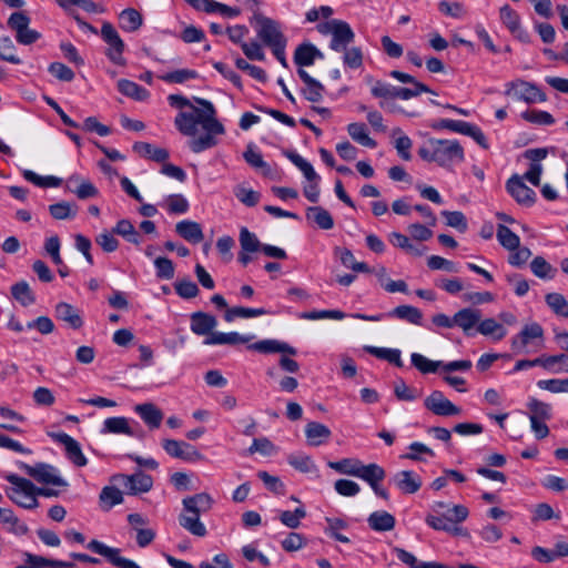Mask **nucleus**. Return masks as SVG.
<instances>
[{"mask_svg":"<svg viewBox=\"0 0 568 568\" xmlns=\"http://www.w3.org/2000/svg\"><path fill=\"white\" fill-rule=\"evenodd\" d=\"M193 100L201 108L193 105L184 95L170 94L168 97V102L172 108L190 109V111H180L176 114L174 125L181 134L193 138L189 142L191 151L201 153L215 146L217 144L215 136L224 134L225 129L216 119V109L211 101L197 97H194Z\"/></svg>","mask_w":568,"mask_h":568,"instance_id":"f257e3e1","label":"nucleus"},{"mask_svg":"<svg viewBox=\"0 0 568 568\" xmlns=\"http://www.w3.org/2000/svg\"><path fill=\"white\" fill-rule=\"evenodd\" d=\"M213 504L214 500L207 493L185 497L182 500L183 511L179 516L180 526L196 537H204L207 530L200 516L210 511Z\"/></svg>","mask_w":568,"mask_h":568,"instance_id":"f03ea898","label":"nucleus"},{"mask_svg":"<svg viewBox=\"0 0 568 568\" xmlns=\"http://www.w3.org/2000/svg\"><path fill=\"white\" fill-rule=\"evenodd\" d=\"M418 155L427 162H435L449 169L465 160V152L457 140L429 139L418 149Z\"/></svg>","mask_w":568,"mask_h":568,"instance_id":"7ed1b4c3","label":"nucleus"},{"mask_svg":"<svg viewBox=\"0 0 568 568\" xmlns=\"http://www.w3.org/2000/svg\"><path fill=\"white\" fill-rule=\"evenodd\" d=\"M6 479L12 485V487L7 490V496L14 504L26 509L38 507L37 487L31 480L16 474L7 475Z\"/></svg>","mask_w":568,"mask_h":568,"instance_id":"20e7f679","label":"nucleus"},{"mask_svg":"<svg viewBox=\"0 0 568 568\" xmlns=\"http://www.w3.org/2000/svg\"><path fill=\"white\" fill-rule=\"evenodd\" d=\"M544 328L539 323L526 324L511 341V349L515 354H527L531 349L538 351L544 346Z\"/></svg>","mask_w":568,"mask_h":568,"instance_id":"39448f33","label":"nucleus"},{"mask_svg":"<svg viewBox=\"0 0 568 568\" xmlns=\"http://www.w3.org/2000/svg\"><path fill=\"white\" fill-rule=\"evenodd\" d=\"M251 23L255 27L258 39L268 48L286 42L280 24L258 11H254Z\"/></svg>","mask_w":568,"mask_h":568,"instance_id":"423d86ee","label":"nucleus"},{"mask_svg":"<svg viewBox=\"0 0 568 568\" xmlns=\"http://www.w3.org/2000/svg\"><path fill=\"white\" fill-rule=\"evenodd\" d=\"M505 95L527 104L547 101V95L535 83L521 79L507 82Z\"/></svg>","mask_w":568,"mask_h":568,"instance_id":"0eeeda50","label":"nucleus"},{"mask_svg":"<svg viewBox=\"0 0 568 568\" xmlns=\"http://www.w3.org/2000/svg\"><path fill=\"white\" fill-rule=\"evenodd\" d=\"M101 38L108 45L104 52L108 59L116 65H125L126 60L123 57L125 43L121 39L116 29L110 22L102 23Z\"/></svg>","mask_w":568,"mask_h":568,"instance_id":"6e6552de","label":"nucleus"},{"mask_svg":"<svg viewBox=\"0 0 568 568\" xmlns=\"http://www.w3.org/2000/svg\"><path fill=\"white\" fill-rule=\"evenodd\" d=\"M19 467L39 483L62 487L68 486V483L59 475L57 468L49 464L38 463L34 466H30L26 463H20Z\"/></svg>","mask_w":568,"mask_h":568,"instance_id":"1a4fd4ad","label":"nucleus"},{"mask_svg":"<svg viewBox=\"0 0 568 568\" xmlns=\"http://www.w3.org/2000/svg\"><path fill=\"white\" fill-rule=\"evenodd\" d=\"M29 24L30 18L21 11L13 12L8 19L9 28L17 33V41L24 45L32 44L40 38L38 31L29 29Z\"/></svg>","mask_w":568,"mask_h":568,"instance_id":"9d476101","label":"nucleus"},{"mask_svg":"<svg viewBox=\"0 0 568 568\" xmlns=\"http://www.w3.org/2000/svg\"><path fill=\"white\" fill-rule=\"evenodd\" d=\"M87 548L92 552H95L104 557L110 564L120 568H141L136 562L131 559L121 556L119 548L110 547L97 539L91 540Z\"/></svg>","mask_w":568,"mask_h":568,"instance_id":"9b49d317","label":"nucleus"},{"mask_svg":"<svg viewBox=\"0 0 568 568\" xmlns=\"http://www.w3.org/2000/svg\"><path fill=\"white\" fill-rule=\"evenodd\" d=\"M424 406L437 416H457L462 408L447 399L440 390H433L424 400Z\"/></svg>","mask_w":568,"mask_h":568,"instance_id":"f8f14e48","label":"nucleus"},{"mask_svg":"<svg viewBox=\"0 0 568 568\" xmlns=\"http://www.w3.org/2000/svg\"><path fill=\"white\" fill-rule=\"evenodd\" d=\"M162 447L169 456L185 462H196L203 458V455L194 446L186 442L163 439Z\"/></svg>","mask_w":568,"mask_h":568,"instance_id":"ddd939ff","label":"nucleus"},{"mask_svg":"<svg viewBox=\"0 0 568 568\" xmlns=\"http://www.w3.org/2000/svg\"><path fill=\"white\" fill-rule=\"evenodd\" d=\"M507 192L514 200L524 206H532L536 202V193L532 189L528 187L523 179L518 175H513L506 183Z\"/></svg>","mask_w":568,"mask_h":568,"instance_id":"4468645a","label":"nucleus"},{"mask_svg":"<svg viewBox=\"0 0 568 568\" xmlns=\"http://www.w3.org/2000/svg\"><path fill=\"white\" fill-rule=\"evenodd\" d=\"M118 478L125 491L130 495L148 493L153 486L152 477L143 471H138L132 475H120Z\"/></svg>","mask_w":568,"mask_h":568,"instance_id":"2eb2a0df","label":"nucleus"},{"mask_svg":"<svg viewBox=\"0 0 568 568\" xmlns=\"http://www.w3.org/2000/svg\"><path fill=\"white\" fill-rule=\"evenodd\" d=\"M55 440L64 446L67 458L78 467L88 464L87 457L83 455L80 444L70 435L59 433L54 436Z\"/></svg>","mask_w":568,"mask_h":568,"instance_id":"dca6fc26","label":"nucleus"},{"mask_svg":"<svg viewBox=\"0 0 568 568\" xmlns=\"http://www.w3.org/2000/svg\"><path fill=\"white\" fill-rule=\"evenodd\" d=\"M335 24L329 48L335 52H342V50H345V48L354 41L355 33L351 26L343 20Z\"/></svg>","mask_w":568,"mask_h":568,"instance_id":"f3484780","label":"nucleus"},{"mask_svg":"<svg viewBox=\"0 0 568 568\" xmlns=\"http://www.w3.org/2000/svg\"><path fill=\"white\" fill-rule=\"evenodd\" d=\"M392 481L403 494L408 495L417 493L423 484L420 476L412 470L396 473Z\"/></svg>","mask_w":568,"mask_h":568,"instance_id":"a211bd4d","label":"nucleus"},{"mask_svg":"<svg viewBox=\"0 0 568 568\" xmlns=\"http://www.w3.org/2000/svg\"><path fill=\"white\" fill-rule=\"evenodd\" d=\"M191 331L199 336H209L211 333H214L213 329L217 325V321L215 316L204 313V312H194L191 314Z\"/></svg>","mask_w":568,"mask_h":568,"instance_id":"6ab92c4d","label":"nucleus"},{"mask_svg":"<svg viewBox=\"0 0 568 568\" xmlns=\"http://www.w3.org/2000/svg\"><path fill=\"white\" fill-rule=\"evenodd\" d=\"M297 73L305 84L302 90L304 98L310 102H320L325 92L324 85L302 68L297 70Z\"/></svg>","mask_w":568,"mask_h":568,"instance_id":"aec40b11","label":"nucleus"},{"mask_svg":"<svg viewBox=\"0 0 568 568\" xmlns=\"http://www.w3.org/2000/svg\"><path fill=\"white\" fill-rule=\"evenodd\" d=\"M24 562L16 568H73L74 564L71 561H63L57 559H47L42 556L24 552Z\"/></svg>","mask_w":568,"mask_h":568,"instance_id":"412c9836","label":"nucleus"},{"mask_svg":"<svg viewBox=\"0 0 568 568\" xmlns=\"http://www.w3.org/2000/svg\"><path fill=\"white\" fill-rule=\"evenodd\" d=\"M480 317L481 312L479 310L470 307L463 308L455 313L454 326L460 327L466 335L471 336L474 335L471 331L475 326H478Z\"/></svg>","mask_w":568,"mask_h":568,"instance_id":"4be33fe9","label":"nucleus"},{"mask_svg":"<svg viewBox=\"0 0 568 568\" xmlns=\"http://www.w3.org/2000/svg\"><path fill=\"white\" fill-rule=\"evenodd\" d=\"M55 317L67 323L73 329H79L83 326V320L80 311L65 302H60L57 304Z\"/></svg>","mask_w":568,"mask_h":568,"instance_id":"5701e85b","label":"nucleus"},{"mask_svg":"<svg viewBox=\"0 0 568 568\" xmlns=\"http://www.w3.org/2000/svg\"><path fill=\"white\" fill-rule=\"evenodd\" d=\"M305 436L311 446H321L332 436L331 429L318 422H310L305 426Z\"/></svg>","mask_w":568,"mask_h":568,"instance_id":"b1692460","label":"nucleus"},{"mask_svg":"<svg viewBox=\"0 0 568 568\" xmlns=\"http://www.w3.org/2000/svg\"><path fill=\"white\" fill-rule=\"evenodd\" d=\"M250 348L265 354L281 353L288 354L292 356H295L297 354L296 348H294L293 346L285 342H281L277 339H263L254 343L253 345L250 346Z\"/></svg>","mask_w":568,"mask_h":568,"instance_id":"393cba45","label":"nucleus"},{"mask_svg":"<svg viewBox=\"0 0 568 568\" xmlns=\"http://www.w3.org/2000/svg\"><path fill=\"white\" fill-rule=\"evenodd\" d=\"M134 410L151 429L160 427L163 419V413L154 404H139L135 406Z\"/></svg>","mask_w":568,"mask_h":568,"instance_id":"a878e982","label":"nucleus"},{"mask_svg":"<svg viewBox=\"0 0 568 568\" xmlns=\"http://www.w3.org/2000/svg\"><path fill=\"white\" fill-rule=\"evenodd\" d=\"M0 523L6 526V530L14 536H24L29 532V527L21 521L11 509H0Z\"/></svg>","mask_w":568,"mask_h":568,"instance_id":"bb28decb","label":"nucleus"},{"mask_svg":"<svg viewBox=\"0 0 568 568\" xmlns=\"http://www.w3.org/2000/svg\"><path fill=\"white\" fill-rule=\"evenodd\" d=\"M176 233L190 243H200L204 239L201 225L197 222L183 220L175 225Z\"/></svg>","mask_w":568,"mask_h":568,"instance_id":"cd10ccee","label":"nucleus"},{"mask_svg":"<svg viewBox=\"0 0 568 568\" xmlns=\"http://www.w3.org/2000/svg\"><path fill=\"white\" fill-rule=\"evenodd\" d=\"M252 337L241 335L236 332L222 333L214 332L211 333L204 341V345H235V344H244L247 343Z\"/></svg>","mask_w":568,"mask_h":568,"instance_id":"c85d7f7f","label":"nucleus"},{"mask_svg":"<svg viewBox=\"0 0 568 568\" xmlns=\"http://www.w3.org/2000/svg\"><path fill=\"white\" fill-rule=\"evenodd\" d=\"M317 58L322 59L323 53L311 43L298 45L294 53V62L300 67H310Z\"/></svg>","mask_w":568,"mask_h":568,"instance_id":"c756f323","label":"nucleus"},{"mask_svg":"<svg viewBox=\"0 0 568 568\" xmlns=\"http://www.w3.org/2000/svg\"><path fill=\"white\" fill-rule=\"evenodd\" d=\"M133 151L140 156L155 161L165 162L169 159V151L163 148H156L148 142H135Z\"/></svg>","mask_w":568,"mask_h":568,"instance_id":"7c9ffc66","label":"nucleus"},{"mask_svg":"<svg viewBox=\"0 0 568 568\" xmlns=\"http://www.w3.org/2000/svg\"><path fill=\"white\" fill-rule=\"evenodd\" d=\"M367 523L371 529L375 531H390L394 529L396 520L392 514L378 510L368 516Z\"/></svg>","mask_w":568,"mask_h":568,"instance_id":"2f4dec72","label":"nucleus"},{"mask_svg":"<svg viewBox=\"0 0 568 568\" xmlns=\"http://www.w3.org/2000/svg\"><path fill=\"white\" fill-rule=\"evenodd\" d=\"M116 87L123 95L135 101L143 102L150 98V92L133 81L121 79L118 81Z\"/></svg>","mask_w":568,"mask_h":568,"instance_id":"473e14b6","label":"nucleus"},{"mask_svg":"<svg viewBox=\"0 0 568 568\" xmlns=\"http://www.w3.org/2000/svg\"><path fill=\"white\" fill-rule=\"evenodd\" d=\"M119 20L120 28L126 32H134L139 30L143 23L141 13L133 8L122 10L119 14Z\"/></svg>","mask_w":568,"mask_h":568,"instance_id":"72a5a7b5","label":"nucleus"},{"mask_svg":"<svg viewBox=\"0 0 568 568\" xmlns=\"http://www.w3.org/2000/svg\"><path fill=\"white\" fill-rule=\"evenodd\" d=\"M306 219L314 222L322 230H331L334 220L331 213L322 206H311L306 210Z\"/></svg>","mask_w":568,"mask_h":568,"instance_id":"f704fd0d","label":"nucleus"},{"mask_svg":"<svg viewBox=\"0 0 568 568\" xmlns=\"http://www.w3.org/2000/svg\"><path fill=\"white\" fill-rule=\"evenodd\" d=\"M364 349L368 354H371L379 359L387 361L388 363H390L397 367H403V365H404L402 357H400V351L397 348L365 346Z\"/></svg>","mask_w":568,"mask_h":568,"instance_id":"c9c22d12","label":"nucleus"},{"mask_svg":"<svg viewBox=\"0 0 568 568\" xmlns=\"http://www.w3.org/2000/svg\"><path fill=\"white\" fill-rule=\"evenodd\" d=\"M385 476V469L382 466L372 463L368 465L362 464L357 478L366 481L369 486H373L383 481Z\"/></svg>","mask_w":568,"mask_h":568,"instance_id":"e433bc0d","label":"nucleus"},{"mask_svg":"<svg viewBox=\"0 0 568 568\" xmlns=\"http://www.w3.org/2000/svg\"><path fill=\"white\" fill-rule=\"evenodd\" d=\"M349 136L361 145L374 149L377 143L368 135L367 128L364 123L354 122L347 125Z\"/></svg>","mask_w":568,"mask_h":568,"instance_id":"4c0bfd02","label":"nucleus"},{"mask_svg":"<svg viewBox=\"0 0 568 568\" xmlns=\"http://www.w3.org/2000/svg\"><path fill=\"white\" fill-rule=\"evenodd\" d=\"M102 434H124L133 436V432L125 417H109L103 422Z\"/></svg>","mask_w":568,"mask_h":568,"instance_id":"58836bf2","label":"nucleus"},{"mask_svg":"<svg viewBox=\"0 0 568 568\" xmlns=\"http://www.w3.org/2000/svg\"><path fill=\"white\" fill-rule=\"evenodd\" d=\"M387 316L404 320L415 325H419L423 318L422 312L417 307L410 305H399L392 310Z\"/></svg>","mask_w":568,"mask_h":568,"instance_id":"ea45409f","label":"nucleus"},{"mask_svg":"<svg viewBox=\"0 0 568 568\" xmlns=\"http://www.w3.org/2000/svg\"><path fill=\"white\" fill-rule=\"evenodd\" d=\"M335 254L339 257L341 263L355 272L369 273L372 270L364 262H357L351 250L345 247H336Z\"/></svg>","mask_w":568,"mask_h":568,"instance_id":"a19ab883","label":"nucleus"},{"mask_svg":"<svg viewBox=\"0 0 568 568\" xmlns=\"http://www.w3.org/2000/svg\"><path fill=\"white\" fill-rule=\"evenodd\" d=\"M477 332L484 336H491L495 341L503 339L507 331L494 318H486L478 322Z\"/></svg>","mask_w":568,"mask_h":568,"instance_id":"79ce46f5","label":"nucleus"},{"mask_svg":"<svg viewBox=\"0 0 568 568\" xmlns=\"http://www.w3.org/2000/svg\"><path fill=\"white\" fill-rule=\"evenodd\" d=\"M284 154L295 166L301 170L308 182L320 181V176L315 172L313 165L303 156L293 151H286Z\"/></svg>","mask_w":568,"mask_h":568,"instance_id":"37998d69","label":"nucleus"},{"mask_svg":"<svg viewBox=\"0 0 568 568\" xmlns=\"http://www.w3.org/2000/svg\"><path fill=\"white\" fill-rule=\"evenodd\" d=\"M284 154L295 166L301 170L308 182L320 181V176L315 172L313 165L303 156L293 151H286Z\"/></svg>","mask_w":568,"mask_h":568,"instance_id":"c03bdc74","label":"nucleus"},{"mask_svg":"<svg viewBox=\"0 0 568 568\" xmlns=\"http://www.w3.org/2000/svg\"><path fill=\"white\" fill-rule=\"evenodd\" d=\"M284 154L295 166L301 170L308 182L320 181V176L315 172L313 165L303 156L293 151H286Z\"/></svg>","mask_w":568,"mask_h":568,"instance_id":"a18cd8bd","label":"nucleus"},{"mask_svg":"<svg viewBox=\"0 0 568 568\" xmlns=\"http://www.w3.org/2000/svg\"><path fill=\"white\" fill-rule=\"evenodd\" d=\"M99 499L101 507L104 510H110L114 506L123 503V494L119 488L114 486H105L102 488Z\"/></svg>","mask_w":568,"mask_h":568,"instance_id":"49530a36","label":"nucleus"},{"mask_svg":"<svg viewBox=\"0 0 568 568\" xmlns=\"http://www.w3.org/2000/svg\"><path fill=\"white\" fill-rule=\"evenodd\" d=\"M362 464L357 458H343L337 462H329L327 465L339 474L357 477Z\"/></svg>","mask_w":568,"mask_h":568,"instance_id":"de8ad7c7","label":"nucleus"},{"mask_svg":"<svg viewBox=\"0 0 568 568\" xmlns=\"http://www.w3.org/2000/svg\"><path fill=\"white\" fill-rule=\"evenodd\" d=\"M530 270L535 276L541 280H552L557 268L548 263L542 256H536L530 262Z\"/></svg>","mask_w":568,"mask_h":568,"instance_id":"09e8293b","label":"nucleus"},{"mask_svg":"<svg viewBox=\"0 0 568 568\" xmlns=\"http://www.w3.org/2000/svg\"><path fill=\"white\" fill-rule=\"evenodd\" d=\"M287 463L293 468L304 474H310L317 470V467L312 457L301 452L288 455Z\"/></svg>","mask_w":568,"mask_h":568,"instance_id":"8fccbe9b","label":"nucleus"},{"mask_svg":"<svg viewBox=\"0 0 568 568\" xmlns=\"http://www.w3.org/2000/svg\"><path fill=\"white\" fill-rule=\"evenodd\" d=\"M49 213L55 220H72L78 213V205L75 203L61 201L49 205Z\"/></svg>","mask_w":568,"mask_h":568,"instance_id":"3c124183","label":"nucleus"},{"mask_svg":"<svg viewBox=\"0 0 568 568\" xmlns=\"http://www.w3.org/2000/svg\"><path fill=\"white\" fill-rule=\"evenodd\" d=\"M268 314V311L265 308H250V307H243V306H235L227 308L224 314V320L226 322H233L237 317L242 318H251V317H257L262 315Z\"/></svg>","mask_w":568,"mask_h":568,"instance_id":"603ef678","label":"nucleus"},{"mask_svg":"<svg viewBox=\"0 0 568 568\" xmlns=\"http://www.w3.org/2000/svg\"><path fill=\"white\" fill-rule=\"evenodd\" d=\"M412 365L417 368L422 374L436 373L442 368V361H432L419 353H413L410 355Z\"/></svg>","mask_w":568,"mask_h":568,"instance_id":"864d4df0","label":"nucleus"},{"mask_svg":"<svg viewBox=\"0 0 568 568\" xmlns=\"http://www.w3.org/2000/svg\"><path fill=\"white\" fill-rule=\"evenodd\" d=\"M243 158L248 165L256 170H261L263 175L271 176V166L263 160L262 154L255 151L251 145H248L246 151L243 153Z\"/></svg>","mask_w":568,"mask_h":568,"instance_id":"5fc2aeb1","label":"nucleus"},{"mask_svg":"<svg viewBox=\"0 0 568 568\" xmlns=\"http://www.w3.org/2000/svg\"><path fill=\"white\" fill-rule=\"evenodd\" d=\"M22 175L28 182L39 187H58L62 183L60 178L53 175L41 176L31 170H23Z\"/></svg>","mask_w":568,"mask_h":568,"instance_id":"6e6d98bb","label":"nucleus"},{"mask_svg":"<svg viewBox=\"0 0 568 568\" xmlns=\"http://www.w3.org/2000/svg\"><path fill=\"white\" fill-rule=\"evenodd\" d=\"M497 240L503 247L508 251H514L520 245V239L507 226L499 224L497 226Z\"/></svg>","mask_w":568,"mask_h":568,"instance_id":"4d7b16f0","label":"nucleus"},{"mask_svg":"<svg viewBox=\"0 0 568 568\" xmlns=\"http://www.w3.org/2000/svg\"><path fill=\"white\" fill-rule=\"evenodd\" d=\"M11 294L22 306H29L36 301L33 292L24 281L12 285Z\"/></svg>","mask_w":568,"mask_h":568,"instance_id":"13d9d810","label":"nucleus"},{"mask_svg":"<svg viewBox=\"0 0 568 568\" xmlns=\"http://www.w3.org/2000/svg\"><path fill=\"white\" fill-rule=\"evenodd\" d=\"M546 304L558 316L568 317V301L560 293H548L545 296Z\"/></svg>","mask_w":568,"mask_h":568,"instance_id":"bf43d9fd","label":"nucleus"},{"mask_svg":"<svg viewBox=\"0 0 568 568\" xmlns=\"http://www.w3.org/2000/svg\"><path fill=\"white\" fill-rule=\"evenodd\" d=\"M164 206L170 214H184L189 211L190 204L182 194H171L164 201Z\"/></svg>","mask_w":568,"mask_h":568,"instance_id":"052dcab7","label":"nucleus"},{"mask_svg":"<svg viewBox=\"0 0 568 568\" xmlns=\"http://www.w3.org/2000/svg\"><path fill=\"white\" fill-rule=\"evenodd\" d=\"M325 520H326V524H327V527L324 530L325 534L329 535L331 537H333L337 541H341V542H344V544H348L349 542V538L348 537H346L345 535L339 534V530H344V529L347 528V524H346L345 520H343L341 518H331V517H326Z\"/></svg>","mask_w":568,"mask_h":568,"instance_id":"680f3d73","label":"nucleus"},{"mask_svg":"<svg viewBox=\"0 0 568 568\" xmlns=\"http://www.w3.org/2000/svg\"><path fill=\"white\" fill-rule=\"evenodd\" d=\"M527 407L530 412L529 418L535 419H551V405L540 402L536 398H530Z\"/></svg>","mask_w":568,"mask_h":568,"instance_id":"e2e57ef3","label":"nucleus"},{"mask_svg":"<svg viewBox=\"0 0 568 568\" xmlns=\"http://www.w3.org/2000/svg\"><path fill=\"white\" fill-rule=\"evenodd\" d=\"M499 16L503 24L510 32L518 31V27L521 26L520 16L509 4L500 8Z\"/></svg>","mask_w":568,"mask_h":568,"instance_id":"0e129e2a","label":"nucleus"},{"mask_svg":"<svg viewBox=\"0 0 568 568\" xmlns=\"http://www.w3.org/2000/svg\"><path fill=\"white\" fill-rule=\"evenodd\" d=\"M395 140V149L398 153V155L405 160L409 161L412 159L410 149L413 145V142L409 136L402 134V130L399 128H396L393 130V136H396Z\"/></svg>","mask_w":568,"mask_h":568,"instance_id":"69168bd1","label":"nucleus"},{"mask_svg":"<svg viewBox=\"0 0 568 568\" xmlns=\"http://www.w3.org/2000/svg\"><path fill=\"white\" fill-rule=\"evenodd\" d=\"M520 116L525 121L537 125H551L555 123L554 116L549 112L542 110H526L520 114Z\"/></svg>","mask_w":568,"mask_h":568,"instance_id":"338daca9","label":"nucleus"},{"mask_svg":"<svg viewBox=\"0 0 568 568\" xmlns=\"http://www.w3.org/2000/svg\"><path fill=\"white\" fill-rule=\"evenodd\" d=\"M343 54V63L346 68L356 70L363 65V51L358 47L345 48L342 50Z\"/></svg>","mask_w":568,"mask_h":568,"instance_id":"774afa93","label":"nucleus"}]
</instances>
